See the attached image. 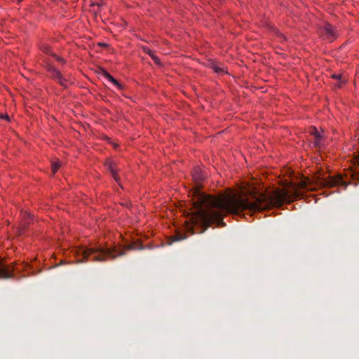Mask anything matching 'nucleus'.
Instances as JSON below:
<instances>
[{"instance_id": "obj_15", "label": "nucleus", "mask_w": 359, "mask_h": 359, "mask_svg": "<svg viewBox=\"0 0 359 359\" xmlns=\"http://www.w3.org/2000/svg\"><path fill=\"white\" fill-rule=\"evenodd\" d=\"M213 68H214L215 72H217V73H219V72H224L223 69L219 67H218V66H214Z\"/></svg>"}, {"instance_id": "obj_5", "label": "nucleus", "mask_w": 359, "mask_h": 359, "mask_svg": "<svg viewBox=\"0 0 359 359\" xmlns=\"http://www.w3.org/2000/svg\"><path fill=\"white\" fill-rule=\"evenodd\" d=\"M323 38L330 42L335 40L338 36L337 30L335 27L330 23H325L322 27Z\"/></svg>"}, {"instance_id": "obj_7", "label": "nucleus", "mask_w": 359, "mask_h": 359, "mask_svg": "<svg viewBox=\"0 0 359 359\" xmlns=\"http://www.w3.org/2000/svg\"><path fill=\"white\" fill-rule=\"evenodd\" d=\"M310 133L314 137L313 145L316 148H320L323 144L322 135L316 127H312Z\"/></svg>"}, {"instance_id": "obj_2", "label": "nucleus", "mask_w": 359, "mask_h": 359, "mask_svg": "<svg viewBox=\"0 0 359 359\" xmlns=\"http://www.w3.org/2000/svg\"><path fill=\"white\" fill-rule=\"evenodd\" d=\"M309 184L310 182L308 179L302 180L297 185L290 183L289 187L291 190L285 188L283 189H276L268 194L254 192L250 194L249 201L241 198H230V204H231L230 210L231 212H236L238 208H247L250 212H255L269 209L273 206H281L285 201L292 202L294 199L300 197L302 193L299 189H311L312 188H309Z\"/></svg>"}, {"instance_id": "obj_1", "label": "nucleus", "mask_w": 359, "mask_h": 359, "mask_svg": "<svg viewBox=\"0 0 359 359\" xmlns=\"http://www.w3.org/2000/svg\"><path fill=\"white\" fill-rule=\"evenodd\" d=\"M197 182V187L192 191L194 197V206L196 209L191 215V219L194 225L203 227L200 233H203L212 224L218 226H225L223 221L227 214L239 215L247 208H238L236 212L231 211L230 198H236L249 201V196L239 194H223L219 196L205 195L200 191L199 183L203 177L199 172L196 171L193 175Z\"/></svg>"}, {"instance_id": "obj_12", "label": "nucleus", "mask_w": 359, "mask_h": 359, "mask_svg": "<svg viewBox=\"0 0 359 359\" xmlns=\"http://www.w3.org/2000/svg\"><path fill=\"white\" fill-rule=\"evenodd\" d=\"M109 170H110L114 179L118 182L119 178L117 175L116 170L115 169L114 165L112 163H109L108 165Z\"/></svg>"}, {"instance_id": "obj_14", "label": "nucleus", "mask_w": 359, "mask_h": 359, "mask_svg": "<svg viewBox=\"0 0 359 359\" xmlns=\"http://www.w3.org/2000/svg\"><path fill=\"white\" fill-rule=\"evenodd\" d=\"M60 84L64 87H67V84H68V80L65 78H64L63 76L61 77L60 79H59L57 81Z\"/></svg>"}, {"instance_id": "obj_19", "label": "nucleus", "mask_w": 359, "mask_h": 359, "mask_svg": "<svg viewBox=\"0 0 359 359\" xmlns=\"http://www.w3.org/2000/svg\"><path fill=\"white\" fill-rule=\"evenodd\" d=\"M17 1H18V2H20V1H22V0H17Z\"/></svg>"}, {"instance_id": "obj_9", "label": "nucleus", "mask_w": 359, "mask_h": 359, "mask_svg": "<svg viewBox=\"0 0 359 359\" xmlns=\"http://www.w3.org/2000/svg\"><path fill=\"white\" fill-rule=\"evenodd\" d=\"M144 53H147L157 65H161L159 58L155 55L154 51L149 48L148 47H143Z\"/></svg>"}, {"instance_id": "obj_16", "label": "nucleus", "mask_w": 359, "mask_h": 359, "mask_svg": "<svg viewBox=\"0 0 359 359\" xmlns=\"http://www.w3.org/2000/svg\"><path fill=\"white\" fill-rule=\"evenodd\" d=\"M332 77L336 79H338V80H341V75H340V74H334L332 76Z\"/></svg>"}, {"instance_id": "obj_8", "label": "nucleus", "mask_w": 359, "mask_h": 359, "mask_svg": "<svg viewBox=\"0 0 359 359\" xmlns=\"http://www.w3.org/2000/svg\"><path fill=\"white\" fill-rule=\"evenodd\" d=\"M101 74L103 76L107 79L109 81L116 86L118 88H121L122 86L116 80L113 76H111L106 70L104 69H101Z\"/></svg>"}, {"instance_id": "obj_11", "label": "nucleus", "mask_w": 359, "mask_h": 359, "mask_svg": "<svg viewBox=\"0 0 359 359\" xmlns=\"http://www.w3.org/2000/svg\"><path fill=\"white\" fill-rule=\"evenodd\" d=\"M170 238H171V242L170 243V244L173 242L184 240L187 238V236L184 233H178L172 236Z\"/></svg>"}, {"instance_id": "obj_4", "label": "nucleus", "mask_w": 359, "mask_h": 359, "mask_svg": "<svg viewBox=\"0 0 359 359\" xmlns=\"http://www.w3.org/2000/svg\"><path fill=\"white\" fill-rule=\"evenodd\" d=\"M317 183L322 187H332L336 186H341L344 185L346 187V184L344 182L342 177L341 176H337V177H330L328 176L327 177H318L317 179Z\"/></svg>"}, {"instance_id": "obj_3", "label": "nucleus", "mask_w": 359, "mask_h": 359, "mask_svg": "<svg viewBox=\"0 0 359 359\" xmlns=\"http://www.w3.org/2000/svg\"><path fill=\"white\" fill-rule=\"evenodd\" d=\"M144 246L139 241L133 242L130 244L126 245L123 250H118L116 246L110 248L95 247L83 249L81 252L82 257L85 260H88L91 257L93 262H105L107 258L111 259H116L118 256L126 255L125 250H143Z\"/></svg>"}, {"instance_id": "obj_17", "label": "nucleus", "mask_w": 359, "mask_h": 359, "mask_svg": "<svg viewBox=\"0 0 359 359\" xmlns=\"http://www.w3.org/2000/svg\"><path fill=\"white\" fill-rule=\"evenodd\" d=\"M53 56L55 57V59H56L57 61H59V62H64V60H63L62 57H59V56H57V55H54Z\"/></svg>"}, {"instance_id": "obj_10", "label": "nucleus", "mask_w": 359, "mask_h": 359, "mask_svg": "<svg viewBox=\"0 0 359 359\" xmlns=\"http://www.w3.org/2000/svg\"><path fill=\"white\" fill-rule=\"evenodd\" d=\"M49 72L51 74L53 78L58 81L62 76L61 72L54 67H50Z\"/></svg>"}, {"instance_id": "obj_20", "label": "nucleus", "mask_w": 359, "mask_h": 359, "mask_svg": "<svg viewBox=\"0 0 359 359\" xmlns=\"http://www.w3.org/2000/svg\"><path fill=\"white\" fill-rule=\"evenodd\" d=\"M358 161H359V154H358Z\"/></svg>"}, {"instance_id": "obj_18", "label": "nucleus", "mask_w": 359, "mask_h": 359, "mask_svg": "<svg viewBox=\"0 0 359 359\" xmlns=\"http://www.w3.org/2000/svg\"><path fill=\"white\" fill-rule=\"evenodd\" d=\"M1 118H8V116L6 115V116H1Z\"/></svg>"}, {"instance_id": "obj_13", "label": "nucleus", "mask_w": 359, "mask_h": 359, "mask_svg": "<svg viewBox=\"0 0 359 359\" xmlns=\"http://www.w3.org/2000/svg\"><path fill=\"white\" fill-rule=\"evenodd\" d=\"M61 164L59 161H53L51 163V169L52 172L54 175L57 171L58 168L60 167Z\"/></svg>"}, {"instance_id": "obj_6", "label": "nucleus", "mask_w": 359, "mask_h": 359, "mask_svg": "<svg viewBox=\"0 0 359 359\" xmlns=\"http://www.w3.org/2000/svg\"><path fill=\"white\" fill-rule=\"evenodd\" d=\"M15 263L12 265H6L2 262H0V278L8 279L13 277V272Z\"/></svg>"}]
</instances>
